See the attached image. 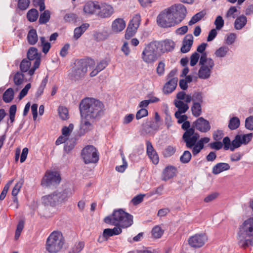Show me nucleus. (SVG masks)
I'll use <instances>...</instances> for the list:
<instances>
[{"mask_svg": "<svg viewBox=\"0 0 253 253\" xmlns=\"http://www.w3.org/2000/svg\"><path fill=\"white\" fill-rule=\"evenodd\" d=\"M79 109L81 116L90 118L92 122L100 119L104 114V106L99 100L87 97L82 100Z\"/></svg>", "mask_w": 253, "mask_h": 253, "instance_id": "f257e3e1", "label": "nucleus"}, {"mask_svg": "<svg viewBox=\"0 0 253 253\" xmlns=\"http://www.w3.org/2000/svg\"><path fill=\"white\" fill-rule=\"evenodd\" d=\"M199 135L194 134V130L189 129L186 133H184L182 138L185 143L186 147L192 149L193 156H195L199 154L204 148V145L208 143L210 138L205 137L198 140Z\"/></svg>", "mask_w": 253, "mask_h": 253, "instance_id": "f03ea898", "label": "nucleus"}, {"mask_svg": "<svg viewBox=\"0 0 253 253\" xmlns=\"http://www.w3.org/2000/svg\"><path fill=\"white\" fill-rule=\"evenodd\" d=\"M105 223L122 228H127L133 224V216L122 209L115 210L112 214L106 217Z\"/></svg>", "mask_w": 253, "mask_h": 253, "instance_id": "7ed1b4c3", "label": "nucleus"}, {"mask_svg": "<svg viewBox=\"0 0 253 253\" xmlns=\"http://www.w3.org/2000/svg\"><path fill=\"white\" fill-rule=\"evenodd\" d=\"M94 63L92 59H81L75 63L69 73L72 80L77 81L84 77L87 71L88 66Z\"/></svg>", "mask_w": 253, "mask_h": 253, "instance_id": "20e7f679", "label": "nucleus"}, {"mask_svg": "<svg viewBox=\"0 0 253 253\" xmlns=\"http://www.w3.org/2000/svg\"><path fill=\"white\" fill-rule=\"evenodd\" d=\"M64 240L61 232L54 231L47 238L45 249L49 253L59 252L63 247Z\"/></svg>", "mask_w": 253, "mask_h": 253, "instance_id": "39448f33", "label": "nucleus"}, {"mask_svg": "<svg viewBox=\"0 0 253 253\" xmlns=\"http://www.w3.org/2000/svg\"><path fill=\"white\" fill-rule=\"evenodd\" d=\"M201 67L198 71V76L202 79H208L211 75V70L214 66L213 60L207 58L206 53L202 54L199 61Z\"/></svg>", "mask_w": 253, "mask_h": 253, "instance_id": "423d86ee", "label": "nucleus"}, {"mask_svg": "<svg viewBox=\"0 0 253 253\" xmlns=\"http://www.w3.org/2000/svg\"><path fill=\"white\" fill-rule=\"evenodd\" d=\"M82 157L85 164L96 163L99 160V154L95 147L87 145L82 150Z\"/></svg>", "mask_w": 253, "mask_h": 253, "instance_id": "0eeeda50", "label": "nucleus"}, {"mask_svg": "<svg viewBox=\"0 0 253 253\" xmlns=\"http://www.w3.org/2000/svg\"><path fill=\"white\" fill-rule=\"evenodd\" d=\"M157 46L156 42L148 44L142 53V58L147 63L155 62L157 59Z\"/></svg>", "mask_w": 253, "mask_h": 253, "instance_id": "6e6552de", "label": "nucleus"}, {"mask_svg": "<svg viewBox=\"0 0 253 253\" xmlns=\"http://www.w3.org/2000/svg\"><path fill=\"white\" fill-rule=\"evenodd\" d=\"M157 22L163 28H169L176 25L168 8L161 12L157 16Z\"/></svg>", "mask_w": 253, "mask_h": 253, "instance_id": "1a4fd4ad", "label": "nucleus"}, {"mask_svg": "<svg viewBox=\"0 0 253 253\" xmlns=\"http://www.w3.org/2000/svg\"><path fill=\"white\" fill-rule=\"evenodd\" d=\"M173 19L176 23L179 24L186 17L187 14L186 8L182 4H175L168 8Z\"/></svg>", "mask_w": 253, "mask_h": 253, "instance_id": "9d476101", "label": "nucleus"}, {"mask_svg": "<svg viewBox=\"0 0 253 253\" xmlns=\"http://www.w3.org/2000/svg\"><path fill=\"white\" fill-rule=\"evenodd\" d=\"M238 235L243 239L250 238L253 239V217L245 220L239 228Z\"/></svg>", "mask_w": 253, "mask_h": 253, "instance_id": "9b49d317", "label": "nucleus"}, {"mask_svg": "<svg viewBox=\"0 0 253 253\" xmlns=\"http://www.w3.org/2000/svg\"><path fill=\"white\" fill-rule=\"evenodd\" d=\"M27 59L31 61H34L33 66L28 72V74L31 76L34 74L35 70L39 68L41 62V59L36 48L34 47L30 48L27 52Z\"/></svg>", "mask_w": 253, "mask_h": 253, "instance_id": "f8f14e48", "label": "nucleus"}, {"mask_svg": "<svg viewBox=\"0 0 253 253\" xmlns=\"http://www.w3.org/2000/svg\"><path fill=\"white\" fill-rule=\"evenodd\" d=\"M61 181L59 174L57 172H46L42 178L41 184L42 186L48 187L51 185L58 184Z\"/></svg>", "mask_w": 253, "mask_h": 253, "instance_id": "ddd939ff", "label": "nucleus"}, {"mask_svg": "<svg viewBox=\"0 0 253 253\" xmlns=\"http://www.w3.org/2000/svg\"><path fill=\"white\" fill-rule=\"evenodd\" d=\"M207 240V237L205 234H195L189 238L188 243L191 247L198 248L202 247Z\"/></svg>", "mask_w": 253, "mask_h": 253, "instance_id": "4468645a", "label": "nucleus"}, {"mask_svg": "<svg viewBox=\"0 0 253 253\" xmlns=\"http://www.w3.org/2000/svg\"><path fill=\"white\" fill-rule=\"evenodd\" d=\"M92 122L90 118H86L85 116H81V121L79 130L80 135H83L93 128Z\"/></svg>", "mask_w": 253, "mask_h": 253, "instance_id": "2eb2a0df", "label": "nucleus"}, {"mask_svg": "<svg viewBox=\"0 0 253 253\" xmlns=\"http://www.w3.org/2000/svg\"><path fill=\"white\" fill-rule=\"evenodd\" d=\"M99 10L97 15L102 18H108L114 13L113 7L111 5L106 3H101V5H99Z\"/></svg>", "mask_w": 253, "mask_h": 253, "instance_id": "dca6fc26", "label": "nucleus"}, {"mask_svg": "<svg viewBox=\"0 0 253 253\" xmlns=\"http://www.w3.org/2000/svg\"><path fill=\"white\" fill-rule=\"evenodd\" d=\"M194 125L197 130L202 132H206L211 129V126L209 121L205 120L203 117L199 118L194 122Z\"/></svg>", "mask_w": 253, "mask_h": 253, "instance_id": "f3484780", "label": "nucleus"}, {"mask_svg": "<svg viewBox=\"0 0 253 253\" xmlns=\"http://www.w3.org/2000/svg\"><path fill=\"white\" fill-rule=\"evenodd\" d=\"M146 146L147 154L149 158L151 160L154 164H157L159 162V158L151 142L149 141H147Z\"/></svg>", "mask_w": 253, "mask_h": 253, "instance_id": "a211bd4d", "label": "nucleus"}, {"mask_svg": "<svg viewBox=\"0 0 253 253\" xmlns=\"http://www.w3.org/2000/svg\"><path fill=\"white\" fill-rule=\"evenodd\" d=\"M99 4L97 1H88L85 3L84 6V12L86 14L91 15L94 14L99 10Z\"/></svg>", "mask_w": 253, "mask_h": 253, "instance_id": "6ab92c4d", "label": "nucleus"}, {"mask_svg": "<svg viewBox=\"0 0 253 253\" xmlns=\"http://www.w3.org/2000/svg\"><path fill=\"white\" fill-rule=\"evenodd\" d=\"M193 43V37L191 34L187 35L184 38L182 42V46L180 50L182 53H187L191 49Z\"/></svg>", "mask_w": 253, "mask_h": 253, "instance_id": "aec40b11", "label": "nucleus"}, {"mask_svg": "<svg viewBox=\"0 0 253 253\" xmlns=\"http://www.w3.org/2000/svg\"><path fill=\"white\" fill-rule=\"evenodd\" d=\"M42 201L45 205L51 206H55L60 204L56 192L44 196Z\"/></svg>", "mask_w": 253, "mask_h": 253, "instance_id": "412c9836", "label": "nucleus"}, {"mask_svg": "<svg viewBox=\"0 0 253 253\" xmlns=\"http://www.w3.org/2000/svg\"><path fill=\"white\" fill-rule=\"evenodd\" d=\"M176 169L175 167L169 166L167 167L163 170L162 173V180L167 181L173 177L176 174Z\"/></svg>", "mask_w": 253, "mask_h": 253, "instance_id": "4be33fe9", "label": "nucleus"}, {"mask_svg": "<svg viewBox=\"0 0 253 253\" xmlns=\"http://www.w3.org/2000/svg\"><path fill=\"white\" fill-rule=\"evenodd\" d=\"M126 27V22L122 18H117L112 24V30L115 33L122 31Z\"/></svg>", "mask_w": 253, "mask_h": 253, "instance_id": "5701e85b", "label": "nucleus"}, {"mask_svg": "<svg viewBox=\"0 0 253 253\" xmlns=\"http://www.w3.org/2000/svg\"><path fill=\"white\" fill-rule=\"evenodd\" d=\"M177 81V78H172L169 80L164 86V92L166 94L171 93L175 89Z\"/></svg>", "mask_w": 253, "mask_h": 253, "instance_id": "b1692460", "label": "nucleus"}, {"mask_svg": "<svg viewBox=\"0 0 253 253\" xmlns=\"http://www.w3.org/2000/svg\"><path fill=\"white\" fill-rule=\"evenodd\" d=\"M230 169V165L225 163H219L213 167L212 172L213 174L217 175L220 173L229 170Z\"/></svg>", "mask_w": 253, "mask_h": 253, "instance_id": "393cba45", "label": "nucleus"}, {"mask_svg": "<svg viewBox=\"0 0 253 253\" xmlns=\"http://www.w3.org/2000/svg\"><path fill=\"white\" fill-rule=\"evenodd\" d=\"M27 39L29 44L35 45L38 40L37 31L34 29H30L27 34Z\"/></svg>", "mask_w": 253, "mask_h": 253, "instance_id": "a878e982", "label": "nucleus"}, {"mask_svg": "<svg viewBox=\"0 0 253 253\" xmlns=\"http://www.w3.org/2000/svg\"><path fill=\"white\" fill-rule=\"evenodd\" d=\"M247 22V17L245 15H241L235 20L234 27L236 30H241L246 25Z\"/></svg>", "mask_w": 253, "mask_h": 253, "instance_id": "bb28decb", "label": "nucleus"}, {"mask_svg": "<svg viewBox=\"0 0 253 253\" xmlns=\"http://www.w3.org/2000/svg\"><path fill=\"white\" fill-rule=\"evenodd\" d=\"M59 203L65 201L67 200L68 198L72 195L73 191L71 189H65L61 192H56Z\"/></svg>", "mask_w": 253, "mask_h": 253, "instance_id": "cd10ccee", "label": "nucleus"}, {"mask_svg": "<svg viewBox=\"0 0 253 253\" xmlns=\"http://www.w3.org/2000/svg\"><path fill=\"white\" fill-rule=\"evenodd\" d=\"M174 105L178 108V110L175 113L176 115L185 113L189 109L188 105L181 100L175 101Z\"/></svg>", "mask_w": 253, "mask_h": 253, "instance_id": "c85d7f7f", "label": "nucleus"}, {"mask_svg": "<svg viewBox=\"0 0 253 253\" xmlns=\"http://www.w3.org/2000/svg\"><path fill=\"white\" fill-rule=\"evenodd\" d=\"M89 24L84 23L82 24L80 27H77L75 29L74 32V37L75 39H78L82 34L89 27Z\"/></svg>", "mask_w": 253, "mask_h": 253, "instance_id": "c756f323", "label": "nucleus"}, {"mask_svg": "<svg viewBox=\"0 0 253 253\" xmlns=\"http://www.w3.org/2000/svg\"><path fill=\"white\" fill-rule=\"evenodd\" d=\"M162 50L164 51H170L175 46L174 42L170 40H166L162 42Z\"/></svg>", "mask_w": 253, "mask_h": 253, "instance_id": "7c9ffc66", "label": "nucleus"}, {"mask_svg": "<svg viewBox=\"0 0 253 253\" xmlns=\"http://www.w3.org/2000/svg\"><path fill=\"white\" fill-rule=\"evenodd\" d=\"M229 51V48L226 46H222L216 50L214 54L217 58H223L226 56Z\"/></svg>", "mask_w": 253, "mask_h": 253, "instance_id": "2f4dec72", "label": "nucleus"}, {"mask_svg": "<svg viewBox=\"0 0 253 253\" xmlns=\"http://www.w3.org/2000/svg\"><path fill=\"white\" fill-rule=\"evenodd\" d=\"M14 98V91L12 88H9L5 90L2 96L3 100L6 103L11 102Z\"/></svg>", "mask_w": 253, "mask_h": 253, "instance_id": "473e14b6", "label": "nucleus"}, {"mask_svg": "<svg viewBox=\"0 0 253 253\" xmlns=\"http://www.w3.org/2000/svg\"><path fill=\"white\" fill-rule=\"evenodd\" d=\"M27 18L30 22L36 21L39 17L38 11L35 8L29 10L27 13Z\"/></svg>", "mask_w": 253, "mask_h": 253, "instance_id": "72a5a7b5", "label": "nucleus"}, {"mask_svg": "<svg viewBox=\"0 0 253 253\" xmlns=\"http://www.w3.org/2000/svg\"><path fill=\"white\" fill-rule=\"evenodd\" d=\"M31 61L28 59H24L22 60L20 64V69L22 73L29 72L31 65Z\"/></svg>", "mask_w": 253, "mask_h": 253, "instance_id": "f704fd0d", "label": "nucleus"}, {"mask_svg": "<svg viewBox=\"0 0 253 253\" xmlns=\"http://www.w3.org/2000/svg\"><path fill=\"white\" fill-rule=\"evenodd\" d=\"M240 121L238 117L231 118L229 122L228 127L231 130H235L240 126Z\"/></svg>", "mask_w": 253, "mask_h": 253, "instance_id": "c9c22d12", "label": "nucleus"}, {"mask_svg": "<svg viewBox=\"0 0 253 253\" xmlns=\"http://www.w3.org/2000/svg\"><path fill=\"white\" fill-rule=\"evenodd\" d=\"M148 128H151L153 130H157L159 129V125L157 122L154 121H150L148 123L144 126L143 129L147 133H150L151 130H149Z\"/></svg>", "mask_w": 253, "mask_h": 253, "instance_id": "e433bc0d", "label": "nucleus"}, {"mask_svg": "<svg viewBox=\"0 0 253 253\" xmlns=\"http://www.w3.org/2000/svg\"><path fill=\"white\" fill-rule=\"evenodd\" d=\"M40 42L41 46L42 47V51L44 53L46 54L51 47L50 43L48 42H46L45 39L43 37L40 38Z\"/></svg>", "mask_w": 253, "mask_h": 253, "instance_id": "4c0bfd02", "label": "nucleus"}, {"mask_svg": "<svg viewBox=\"0 0 253 253\" xmlns=\"http://www.w3.org/2000/svg\"><path fill=\"white\" fill-rule=\"evenodd\" d=\"M141 21V17L139 14H135L130 21L129 26L133 27V29H137Z\"/></svg>", "mask_w": 253, "mask_h": 253, "instance_id": "58836bf2", "label": "nucleus"}, {"mask_svg": "<svg viewBox=\"0 0 253 253\" xmlns=\"http://www.w3.org/2000/svg\"><path fill=\"white\" fill-rule=\"evenodd\" d=\"M192 114L195 117L199 116L202 113V108L199 102H194L191 107Z\"/></svg>", "mask_w": 253, "mask_h": 253, "instance_id": "ea45409f", "label": "nucleus"}, {"mask_svg": "<svg viewBox=\"0 0 253 253\" xmlns=\"http://www.w3.org/2000/svg\"><path fill=\"white\" fill-rule=\"evenodd\" d=\"M50 17V12L49 10H44L43 12L41 14L39 18V23L40 24H45L49 20Z\"/></svg>", "mask_w": 253, "mask_h": 253, "instance_id": "a19ab883", "label": "nucleus"}, {"mask_svg": "<svg viewBox=\"0 0 253 253\" xmlns=\"http://www.w3.org/2000/svg\"><path fill=\"white\" fill-rule=\"evenodd\" d=\"M24 79V76L22 73L20 72H16L13 77L14 84L16 85L21 84L23 83Z\"/></svg>", "mask_w": 253, "mask_h": 253, "instance_id": "79ce46f5", "label": "nucleus"}, {"mask_svg": "<svg viewBox=\"0 0 253 253\" xmlns=\"http://www.w3.org/2000/svg\"><path fill=\"white\" fill-rule=\"evenodd\" d=\"M240 135H236L234 140L231 142V151H234L236 148H239L241 146L242 142L241 140Z\"/></svg>", "mask_w": 253, "mask_h": 253, "instance_id": "37998d69", "label": "nucleus"}, {"mask_svg": "<svg viewBox=\"0 0 253 253\" xmlns=\"http://www.w3.org/2000/svg\"><path fill=\"white\" fill-rule=\"evenodd\" d=\"M121 156L122 159L123 164L121 166H117L116 170L118 172H123L127 167V163L123 152L121 153Z\"/></svg>", "mask_w": 253, "mask_h": 253, "instance_id": "c03bdc74", "label": "nucleus"}, {"mask_svg": "<svg viewBox=\"0 0 253 253\" xmlns=\"http://www.w3.org/2000/svg\"><path fill=\"white\" fill-rule=\"evenodd\" d=\"M47 77H46L44 79L42 80L41 84L36 93V96L37 97H39L43 93L44 89L47 84Z\"/></svg>", "mask_w": 253, "mask_h": 253, "instance_id": "a18cd8bd", "label": "nucleus"}, {"mask_svg": "<svg viewBox=\"0 0 253 253\" xmlns=\"http://www.w3.org/2000/svg\"><path fill=\"white\" fill-rule=\"evenodd\" d=\"M191 153L188 150L185 151L180 158V162L183 164H187L191 159Z\"/></svg>", "mask_w": 253, "mask_h": 253, "instance_id": "49530a36", "label": "nucleus"}, {"mask_svg": "<svg viewBox=\"0 0 253 253\" xmlns=\"http://www.w3.org/2000/svg\"><path fill=\"white\" fill-rule=\"evenodd\" d=\"M58 113L60 118L63 120H66L69 118L68 109L63 106L59 107L58 108Z\"/></svg>", "mask_w": 253, "mask_h": 253, "instance_id": "de8ad7c7", "label": "nucleus"}, {"mask_svg": "<svg viewBox=\"0 0 253 253\" xmlns=\"http://www.w3.org/2000/svg\"><path fill=\"white\" fill-rule=\"evenodd\" d=\"M74 129V125L72 124H69L68 126H65L62 129V134L69 138V136Z\"/></svg>", "mask_w": 253, "mask_h": 253, "instance_id": "09e8293b", "label": "nucleus"}, {"mask_svg": "<svg viewBox=\"0 0 253 253\" xmlns=\"http://www.w3.org/2000/svg\"><path fill=\"white\" fill-rule=\"evenodd\" d=\"M204 16L203 12H200L194 15L189 21V25H192L200 20Z\"/></svg>", "mask_w": 253, "mask_h": 253, "instance_id": "8fccbe9b", "label": "nucleus"}, {"mask_svg": "<svg viewBox=\"0 0 253 253\" xmlns=\"http://www.w3.org/2000/svg\"><path fill=\"white\" fill-rule=\"evenodd\" d=\"M30 3V0H18L17 6L20 10H25L29 7Z\"/></svg>", "mask_w": 253, "mask_h": 253, "instance_id": "3c124183", "label": "nucleus"}, {"mask_svg": "<svg viewBox=\"0 0 253 253\" xmlns=\"http://www.w3.org/2000/svg\"><path fill=\"white\" fill-rule=\"evenodd\" d=\"M152 234L155 238H160L163 234V231L158 226L154 227L152 230Z\"/></svg>", "mask_w": 253, "mask_h": 253, "instance_id": "603ef678", "label": "nucleus"}, {"mask_svg": "<svg viewBox=\"0 0 253 253\" xmlns=\"http://www.w3.org/2000/svg\"><path fill=\"white\" fill-rule=\"evenodd\" d=\"M239 244L241 247L246 249L250 245L253 246V240L252 238L244 240L241 239L239 242Z\"/></svg>", "mask_w": 253, "mask_h": 253, "instance_id": "864d4df0", "label": "nucleus"}, {"mask_svg": "<svg viewBox=\"0 0 253 253\" xmlns=\"http://www.w3.org/2000/svg\"><path fill=\"white\" fill-rule=\"evenodd\" d=\"M240 135V138L242 144H247L253 137V133H250L247 134Z\"/></svg>", "mask_w": 253, "mask_h": 253, "instance_id": "5fc2aeb1", "label": "nucleus"}, {"mask_svg": "<svg viewBox=\"0 0 253 253\" xmlns=\"http://www.w3.org/2000/svg\"><path fill=\"white\" fill-rule=\"evenodd\" d=\"M78 16L74 13H67L64 17V19L66 22H76Z\"/></svg>", "mask_w": 253, "mask_h": 253, "instance_id": "6e6d98bb", "label": "nucleus"}, {"mask_svg": "<svg viewBox=\"0 0 253 253\" xmlns=\"http://www.w3.org/2000/svg\"><path fill=\"white\" fill-rule=\"evenodd\" d=\"M137 29H133V27L129 26L127 28L126 31L125 38L126 39H129L131 38L135 34Z\"/></svg>", "mask_w": 253, "mask_h": 253, "instance_id": "4d7b16f0", "label": "nucleus"}, {"mask_svg": "<svg viewBox=\"0 0 253 253\" xmlns=\"http://www.w3.org/2000/svg\"><path fill=\"white\" fill-rule=\"evenodd\" d=\"M214 24L217 30H220L224 26V20L221 16H218L214 21Z\"/></svg>", "mask_w": 253, "mask_h": 253, "instance_id": "13d9d810", "label": "nucleus"}, {"mask_svg": "<svg viewBox=\"0 0 253 253\" xmlns=\"http://www.w3.org/2000/svg\"><path fill=\"white\" fill-rule=\"evenodd\" d=\"M148 114V110L146 109L141 108L136 113V119L137 120L141 119V118L147 116Z\"/></svg>", "mask_w": 253, "mask_h": 253, "instance_id": "bf43d9fd", "label": "nucleus"}, {"mask_svg": "<svg viewBox=\"0 0 253 253\" xmlns=\"http://www.w3.org/2000/svg\"><path fill=\"white\" fill-rule=\"evenodd\" d=\"M84 244L83 242H79L76 243L72 248L73 253H78L80 252L84 248Z\"/></svg>", "mask_w": 253, "mask_h": 253, "instance_id": "052dcab7", "label": "nucleus"}, {"mask_svg": "<svg viewBox=\"0 0 253 253\" xmlns=\"http://www.w3.org/2000/svg\"><path fill=\"white\" fill-rule=\"evenodd\" d=\"M175 150V148L173 146H169L165 149L164 155L166 157H169L174 154Z\"/></svg>", "mask_w": 253, "mask_h": 253, "instance_id": "680f3d73", "label": "nucleus"}, {"mask_svg": "<svg viewBox=\"0 0 253 253\" xmlns=\"http://www.w3.org/2000/svg\"><path fill=\"white\" fill-rule=\"evenodd\" d=\"M199 54L197 52H195L194 53H193L190 57V65L191 66H195L198 62V60L199 59Z\"/></svg>", "mask_w": 253, "mask_h": 253, "instance_id": "e2e57ef3", "label": "nucleus"}, {"mask_svg": "<svg viewBox=\"0 0 253 253\" xmlns=\"http://www.w3.org/2000/svg\"><path fill=\"white\" fill-rule=\"evenodd\" d=\"M245 127L250 130H253V116H250L246 119Z\"/></svg>", "mask_w": 253, "mask_h": 253, "instance_id": "0e129e2a", "label": "nucleus"}, {"mask_svg": "<svg viewBox=\"0 0 253 253\" xmlns=\"http://www.w3.org/2000/svg\"><path fill=\"white\" fill-rule=\"evenodd\" d=\"M145 196L144 194H139L135 196L131 200V202L134 205H137L141 203Z\"/></svg>", "mask_w": 253, "mask_h": 253, "instance_id": "69168bd1", "label": "nucleus"}, {"mask_svg": "<svg viewBox=\"0 0 253 253\" xmlns=\"http://www.w3.org/2000/svg\"><path fill=\"white\" fill-rule=\"evenodd\" d=\"M31 87V84L30 83L27 84L20 91L19 98L20 99L23 98L24 96L26 95L28 93V90Z\"/></svg>", "mask_w": 253, "mask_h": 253, "instance_id": "338daca9", "label": "nucleus"}, {"mask_svg": "<svg viewBox=\"0 0 253 253\" xmlns=\"http://www.w3.org/2000/svg\"><path fill=\"white\" fill-rule=\"evenodd\" d=\"M165 64L164 62L161 61L159 63L157 67V73L159 76H162L165 72Z\"/></svg>", "mask_w": 253, "mask_h": 253, "instance_id": "774afa93", "label": "nucleus"}]
</instances>
